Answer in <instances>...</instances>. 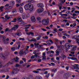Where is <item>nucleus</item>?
Returning <instances> with one entry per match:
<instances>
[{"label":"nucleus","mask_w":79,"mask_h":79,"mask_svg":"<svg viewBox=\"0 0 79 79\" xmlns=\"http://www.w3.org/2000/svg\"><path fill=\"white\" fill-rule=\"evenodd\" d=\"M42 23L44 25H48L49 23V18H47V19H44L42 20Z\"/></svg>","instance_id":"obj_1"},{"label":"nucleus","mask_w":79,"mask_h":79,"mask_svg":"<svg viewBox=\"0 0 79 79\" xmlns=\"http://www.w3.org/2000/svg\"><path fill=\"white\" fill-rule=\"evenodd\" d=\"M27 5L29 10L30 11H32V10H34V6L31 3H28L27 4Z\"/></svg>","instance_id":"obj_2"},{"label":"nucleus","mask_w":79,"mask_h":79,"mask_svg":"<svg viewBox=\"0 0 79 79\" xmlns=\"http://www.w3.org/2000/svg\"><path fill=\"white\" fill-rule=\"evenodd\" d=\"M0 56L3 60H5L6 59V56L5 54H1Z\"/></svg>","instance_id":"obj_3"},{"label":"nucleus","mask_w":79,"mask_h":79,"mask_svg":"<svg viewBox=\"0 0 79 79\" xmlns=\"http://www.w3.org/2000/svg\"><path fill=\"white\" fill-rule=\"evenodd\" d=\"M1 37L2 38V40L3 41V43L6 44H8V42L6 41V37L5 36H1Z\"/></svg>","instance_id":"obj_4"},{"label":"nucleus","mask_w":79,"mask_h":79,"mask_svg":"<svg viewBox=\"0 0 79 79\" xmlns=\"http://www.w3.org/2000/svg\"><path fill=\"white\" fill-rule=\"evenodd\" d=\"M18 72V68H16V69L14 70L12 72V74H17Z\"/></svg>","instance_id":"obj_5"},{"label":"nucleus","mask_w":79,"mask_h":79,"mask_svg":"<svg viewBox=\"0 0 79 79\" xmlns=\"http://www.w3.org/2000/svg\"><path fill=\"white\" fill-rule=\"evenodd\" d=\"M73 46H74L73 45H69V44L66 43L65 44V47L67 49H69V48L70 47H72Z\"/></svg>","instance_id":"obj_6"},{"label":"nucleus","mask_w":79,"mask_h":79,"mask_svg":"<svg viewBox=\"0 0 79 79\" xmlns=\"http://www.w3.org/2000/svg\"><path fill=\"white\" fill-rule=\"evenodd\" d=\"M37 5L38 7H40V8H42L44 7V4L41 3L38 4Z\"/></svg>","instance_id":"obj_7"},{"label":"nucleus","mask_w":79,"mask_h":79,"mask_svg":"<svg viewBox=\"0 0 79 79\" xmlns=\"http://www.w3.org/2000/svg\"><path fill=\"white\" fill-rule=\"evenodd\" d=\"M6 72H8V69H2L1 70H0V73H6Z\"/></svg>","instance_id":"obj_8"},{"label":"nucleus","mask_w":79,"mask_h":79,"mask_svg":"<svg viewBox=\"0 0 79 79\" xmlns=\"http://www.w3.org/2000/svg\"><path fill=\"white\" fill-rule=\"evenodd\" d=\"M44 10V8H40L38 9L37 10V12L39 13H42V11H43Z\"/></svg>","instance_id":"obj_9"},{"label":"nucleus","mask_w":79,"mask_h":79,"mask_svg":"<svg viewBox=\"0 0 79 79\" xmlns=\"http://www.w3.org/2000/svg\"><path fill=\"white\" fill-rule=\"evenodd\" d=\"M22 16L23 19H26V18H27V15L26 14H22Z\"/></svg>","instance_id":"obj_10"},{"label":"nucleus","mask_w":79,"mask_h":79,"mask_svg":"<svg viewBox=\"0 0 79 79\" xmlns=\"http://www.w3.org/2000/svg\"><path fill=\"white\" fill-rule=\"evenodd\" d=\"M69 76V73H66L64 74V78H68Z\"/></svg>","instance_id":"obj_11"},{"label":"nucleus","mask_w":79,"mask_h":79,"mask_svg":"<svg viewBox=\"0 0 79 79\" xmlns=\"http://www.w3.org/2000/svg\"><path fill=\"white\" fill-rule=\"evenodd\" d=\"M68 58L69 59H71V60H75V61H77L78 60H77V58L75 57H68Z\"/></svg>","instance_id":"obj_12"},{"label":"nucleus","mask_w":79,"mask_h":79,"mask_svg":"<svg viewBox=\"0 0 79 79\" xmlns=\"http://www.w3.org/2000/svg\"><path fill=\"white\" fill-rule=\"evenodd\" d=\"M26 34L28 35H31H31L32 36H34V33H33V32H27L26 33Z\"/></svg>","instance_id":"obj_13"},{"label":"nucleus","mask_w":79,"mask_h":79,"mask_svg":"<svg viewBox=\"0 0 79 79\" xmlns=\"http://www.w3.org/2000/svg\"><path fill=\"white\" fill-rule=\"evenodd\" d=\"M31 20L32 22H35L36 21V20H35V17L34 16L31 17Z\"/></svg>","instance_id":"obj_14"},{"label":"nucleus","mask_w":79,"mask_h":79,"mask_svg":"<svg viewBox=\"0 0 79 79\" xmlns=\"http://www.w3.org/2000/svg\"><path fill=\"white\" fill-rule=\"evenodd\" d=\"M28 41L29 42H37V40L34 38H33L31 40L28 39Z\"/></svg>","instance_id":"obj_15"},{"label":"nucleus","mask_w":79,"mask_h":79,"mask_svg":"<svg viewBox=\"0 0 79 79\" xmlns=\"http://www.w3.org/2000/svg\"><path fill=\"white\" fill-rule=\"evenodd\" d=\"M19 55H24V52L23 51V49L21 50L19 53Z\"/></svg>","instance_id":"obj_16"},{"label":"nucleus","mask_w":79,"mask_h":79,"mask_svg":"<svg viewBox=\"0 0 79 79\" xmlns=\"http://www.w3.org/2000/svg\"><path fill=\"white\" fill-rule=\"evenodd\" d=\"M13 62H11L9 61L7 64L5 65V66H8L10 64H13Z\"/></svg>","instance_id":"obj_17"},{"label":"nucleus","mask_w":79,"mask_h":79,"mask_svg":"<svg viewBox=\"0 0 79 79\" xmlns=\"http://www.w3.org/2000/svg\"><path fill=\"white\" fill-rule=\"evenodd\" d=\"M19 10L20 13H22L23 12V8H22V7H20L19 8Z\"/></svg>","instance_id":"obj_18"},{"label":"nucleus","mask_w":79,"mask_h":79,"mask_svg":"<svg viewBox=\"0 0 79 79\" xmlns=\"http://www.w3.org/2000/svg\"><path fill=\"white\" fill-rule=\"evenodd\" d=\"M35 79H42V77L40 76H37L35 77Z\"/></svg>","instance_id":"obj_19"},{"label":"nucleus","mask_w":79,"mask_h":79,"mask_svg":"<svg viewBox=\"0 0 79 79\" xmlns=\"http://www.w3.org/2000/svg\"><path fill=\"white\" fill-rule=\"evenodd\" d=\"M77 35H74L72 37V39H76V40L77 39H79V38H77Z\"/></svg>","instance_id":"obj_20"},{"label":"nucleus","mask_w":79,"mask_h":79,"mask_svg":"<svg viewBox=\"0 0 79 79\" xmlns=\"http://www.w3.org/2000/svg\"><path fill=\"white\" fill-rule=\"evenodd\" d=\"M76 47H74L71 49V50L72 52H74L76 50Z\"/></svg>","instance_id":"obj_21"},{"label":"nucleus","mask_w":79,"mask_h":79,"mask_svg":"<svg viewBox=\"0 0 79 79\" xmlns=\"http://www.w3.org/2000/svg\"><path fill=\"white\" fill-rule=\"evenodd\" d=\"M17 21L19 22L22 21V19L21 17H19L17 18Z\"/></svg>","instance_id":"obj_22"},{"label":"nucleus","mask_w":79,"mask_h":79,"mask_svg":"<svg viewBox=\"0 0 79 79\" xmlns=\"http://www.w3.org/2000/svg\"><path fill=\"white\" fill-rule=\"evenodd\" d=\"M24 8L26 10H29V8H28V7L27 6V4L24 6Z\"/></svg>","instance_id":"obj_23"},{"label":"nucleus","mask_w":79,"mask_h":79,"mask_svg":"<svg viewBox=\"0 0 79 79\" xmlns=\"http://www.w3.org/2000/svg\"><path fill=\"white\" fill-rule=\"evenodd\" d=\"M43 58H42V60H47V59L46 58V56H42Z\"/></svg>","instance_id":"obj_24"},{"label":"nucleus","mask_w":79,"mask_h":79,"mask_svg":"<svg viewBox=\"0 0 79 79\" xmlns=\"http://www.w3.org/2000/svg\"><path fill=\"white\" fill-rule=\"evenodd\" d=\"M56 56H58V55H59L60 54V52L57 51V50H56Z\"/></svg>","instance_id":"obj_25"},{"label":"nucleus","mask_w":79,"mask_h":79,"mask_svg":"<svg viewBox=\"0 0 79 79\" xmlns=\"http://www.w3.org/2000/svg\"><path fill=\"white\" fill-rule=\"evenodd\" d=\"M4 8V7L3 6H1L0 7V10L2 11V12L3 11V9Z\"/></svg>","instance_id":"obj_26"},{"label":"nucleus","mask_w":79,"mask_h":79,"mask_svg":"<svg viewBox=\"0 0 79 79\" xmlns=\"http://www.w3.org/2000/svg\"><path fill=\"white\" fill-rule=\"evenodd\" d=\"M5 17L6 18V19H9L10 18V16H8V15H5Z\"/></svg>","instance_id":"obj_27"},{"label":"nucleus","mask_w":79,"mask_h":79,"mask_svg":"<svg viewBox=\"0 0 79 79\" xmlns=\"http://www.w3.org/2000/svg\"><path fill=\"white\" fill-rule=\"evenodd\" d=\"M21 23H20V24H23L22 25V26H24L26 24V23L24 22L23 21H21Z\"/></svg>","instance_id":"obj_28"},{"label":"nucleus","mask_w":79,"mask_h":79,"mask_svg":"<svg viewBox=\"0 0 79 79\" xmlns=\"http://www.w3.org/2000/svg\"><path fill=\"white\" fill-rule=\"evenodd\" d=\"M10 5H15V2L13 1H12L10 2Z\"/></svg>","instance_id":"obj_29"},{"label":"nucleus","mask_w":79,"mask_h":79,"mask_svg":"<svg viewBox=\"0 0 79 79\" xmlns=\"http://www.w3.org/2000/svg\"><path fill=\"white\" fill-rule=\"evenodd\" d=\"M16 35H17L18 36H20L21 35V32H18L16 33Z\"/></svg>","instance_id":"obj_30"},{"label":"nucleus","mask_w":79,"mask_h":79,"mask_svg":"<svg viewBox=\"0 0 79 79\" xmlns=\"http://www.w3.org/2000/svg\"><path fill=\"white\" fill-rule=\"evenodd\" d=\"M12 12L13 13H14L16 12H16H17V10L16 9H13Z\"/></svg>","instance_id":"obj_31"},{"label":"nucleus","mask_w":79,"mask_h":79,"mask_svg":"<svg viewBox=\"0 0 79 79\" xmlns=\"http://www.w3.org/2000/svg\"><path fill=\"white\" fill-rule=\"evenodd\" d=\"M61 57L62 59H64V58H66V56L63 54H62L61 55Z\"/></svg>","instance_id":"obj_32"},{"label":"nucleus","mask_w":79,"mask_h":79,"mask_svg":"<svg viewBox=\"0 0 79 79\" xmlns=\"http://www.w3.org/2000/svg\"><path fill=\"white\" fill-rule=\"evenodd\" d=\"M16 2L18 3H20L21 2V0H16Z\"/></svg>","instance_id":"obj_33"},{"label":"nucleus","mask_w":79,"mask_h":79,"mask_svg":"<svg viewBox=\"0 0 79 79\" xmlns=\"http://www.w3.org/2000/svg\"><path fill=\"white\" fill-rule=\"evenodd\" d=\"M10 8V9H11L12 8L13 6H9V7H6V10H8Z\"/></svg>","instance_id":"obj_34"},{"label":"nucleus","mask_w":79,"mask_h":79,"mask_svg":"<svg viewBox=\"0 0 79 79\" xmlns=\"http://www.w3.org/2000/svg\"><path fill=\"white\" fill-rule=\"evenodd\" d=\"M29 53V52L25 50L24 51V55H26V54H27V53Z\"/></svg>","instance_id":"obj_35"},{"label":"nucleus","mask_w":79,"mask_h":79,"mask_svg":"<svg viewBox=\"0 0 79 79\" xmlns=\"http://www.w3.org/2000/svg\"><path fill=\"white\" fill-rule=\"evenodd\" d=\"M15 30H16L18 28V25H16L15 26V27H14Z\"/></svg>","instance_id":"obj_36"},{"label":"nucleus","mask_w":79,"mask_h":79,"mask_svg":"<svg viewBox=\"0 0 79 79\" xmlns=\"http://www.w3.org/2000/svg\"><path fill=\"white\" fill-rule=\"evenodd\" d=\"M16 67H21V65L18 64H16Z\"/></svg>","instance_id":"obj_37"},{"label":"nucleus","mask_w":79,"mask_h":79,"mask_svg":"<svg viewBox=\"0 0 79 79\" xmlns=\"http://www.w3.org/2000/svg\"><path fill=\"white\" fill-rule=\"evenodd\" d=\"M43 38L44 39H48V37L47 36H46L45 37H43Z\"/></svg>","instance_id":"obj_38"},{"label":"nucleus","mask_w":79,"mask_h":79,"mask_svg":"<svg viewBox=\"0 0 79 79\" xmlns=\"http://www.w3.org/2000/svg\"><path fill=\"white\" fill-rule=\"evenodd\" d=\"M38 37H37L36 39L37 40H40V38H41V37H42L41 35H39Z\"/></svg>","instance_id":"obj_39"},{"label":"nucleus","mask_w":79,"mask_h":79,"mask_svg":"<svg viewBox=\"0 0 79 79\" xmlns=\"http://www.w3.org/2000/svg\"><path fill=\"white\" fill-rule=\"evenodd\" d=\"M29 77H30V78H29V79H34V77H33V76H32V75H30L29 76Z\"/></svg>","instance_id":"obj_40"},{"label":"nucleus","mask_w":79,"mask_h":79,"mask_svg":"<svg viewBox=\"0 0 79 79\" xmlns=\"http://www.w3.org/2000/svg\"><path fill=\"white\" fill-rule=\"evenodd\" d=\"M57 50L59 52H60V53H61L62 52V51H61V50L60 49H58Z\"/></svg>","instance_id":"obj_41"},{"label":"nucleus","mask_w":79,"mask_h":79,"mask_svg":"<svg viewBox=\"0 0 79 79\" xmlns=\"http://www.w3.org/2000/svg\"><path fill=\"white\" fill-rule=\"evenodd\" d=\"M13 30H14V31H15V27H14L11 28L10 30H9V31H13Z\"/></svg>","instance_id":"obj_42"},{"label":"nucleus","mask_w":79,"mask_h":79,"mask_svg":"<svg viewBox=\"0 0 79 79\" xmlns=\"http://www.w3.org/2000/svg\"><path fill=\"white\" fill-rule=\"evenodd\" d=\"M76 41H77V44H78L79 45V38H77V39L76 40Z\"/></svg>","instance_id":"obj_43"},{"label":"nucleus","mask_w":79,"mask_h":79,"mask_svg":"<svg viewBox=\"0 0 79 79\" xmlns=\"http://www.w3.org/2000/svg\"><path fill=\"white\" fill-rule=\"evenodd\" d=\"M72 10L71 11V12H72V13H73V11H75V8H72Z\"/></svg>","instance_id":"obj_44"},{"label":"nucleus","mask_w":79,"mask_h":79,"mask_svg":"<svg viewBox=\"0 0 79 79\" xmlns=\"http://www.w3.org/2000/svg\"><path fill=\"white\" fill-rule=\"evenodd\" d=\"M11 50L13 52H14V51H15V48H11Z\"/></svg>","instance_id":"obj_45"},{"label":"nucleus","mask_w":79,"mask_h":79,"mask_svg":"<svg viewBox=\"0 0 79 79\" xmlns=\"http://www.w3.org/2000/svg\"><path fill=\"white\" fill-rule=\"evenodd\" d=\"M23 79H29V78L27 77H24L23 78Z\"/></svg>","instance_id":"obj_46"},{"label":"nucleus","mask_w":79,"mask_h":79,"mask_svg":"<svg viewBox=\"0 0 79 79\" xmlns=\"http://www.w3.org/2000/svg\"><path fill=\"white\" fill-rule=\"evenodd\" d=\"M31 47V48H33V47H34V44H31L30 45V47Z\"/></svg>","instance_id":"obj_47"},{"label":"nucleus","mask_w":79,"mask_h":79,"mask_svg":"<svg viewBox=\"0 0 79 79\" xmlns=\"http://www.w3.org/2000/svg\"><path fill=\"white\" fill-rule=\"evenodd\" d=\"M22 60L24 61V62H26V58H22Z\"/></svg>","instance_id":"obj_48"},{"label":"nucleus","mask_w":79,"mask_h":79,"mask_svg":"<svg viewBox=\"0 0 79 79\" xmlns=\"http://www.w3.org/2000/svg\"><path fill=\"white\" fill-rule=\"evenodd\" d=\"M19 40H24V38H19Z\"/></svg>","instance_id":"obj_49"},{"label":"nucleus","mask_w":79,"mask_h":79,"mask_svg":"<svg viewBox=\"0 0 79 79\" xmlns=\"http://www.w3.org/2000/svg\"><path fill=\"white\" fill-rule=\"evenodd\" d=\"M34 45L35 46H38V45H39V43H34Z\"/></svg>","instance_id":"obj_50"},{"label":"nucleus","mask_w":79,"mask_h":79,"mask_svg":"<svg viewBox=\"0 0 79 79\" xmlns=\"http://www.w3.org/2000/svg\"><path fill=\"white\" fill-rule=\"evenodd\" d=\"M74 69H76L77 68V67L74 66V65H72Z\"/></svg>","instance_id":"obj_51"},{"label":"nucleus","mask_w":79,"mask_h":79,"mask_svg":"<svg viewBox=\"0 0 79 79\" xmlns=\"http://www.w3.org/2000/svg\"><path fill=\"white\" fill-rule=\"evenodd\" d=\"M57 48H61V45H58L57 44L56 45Z\"/></svg>","instance_id":"obj_52"},{"label":"nucleus","mask_w":79,"mask_h":79,"mask_svg":"<svg viewBox=\"0 0 79 79\" xmlns=\"http://www.w3.org/2000/svg\"><path fill=\"white\" fill-rule=\"evenodd\" d=\"M34 73H39V72L38 71H33Z\"/></svg>","instance_id":"obj_53"},{"label":"nucleus","mask_w":79,"mask_h":79,"mask_svg":"<svg viewBox=\"0 0 79 79\" xmlns=\"http://www.w3.org/2000/svg\"><path fill=\"white\" fill-rule=\"evenodd\" d=\"M49 76H50V74H49V73H48V75L46 76V77L47 78H48V77H49Z\"/></svg>","instance_id":"obj_54"},{"label":"nucleus","mask_w":79,"mask_h":79,"mask_svg":"<svg viewBox=\"0 0 79 79\" xmlns=\"http://www.w3.org/2000/svg\"><path fill=\"white\" fill-rule=\"evenodd\" d=\"M31 59H33V58H35V57H34V55H32L31 57Z\"/></svg>","instance_id":"obj_55"},{"label":"nucleus","mask_w":79,"mask_h":79,"mask_svg":"<svg viewBox=\"0 0 79 79\" xmlns=\"http://www.w3.org/2000/svg\"><path fill=\"white\" fill-rule=\"evenodd\" d=\"M69 56H73V57H74V56H75V55H72L71 54H69Z\"/></svg>","instance_id":"obj_56"},{"label":"nucleus","mask_w":79,"mask_h":79,"mask_svg":"<svg viewBox=\"0 0 79 79\" xmlns=\"http://www.w3.org/2000/svg\"><path fill=\"white\" fill-rule=\"evenodd\" d=\"M23 60H21V61H20L19 64H23Z\"/></svg>","instance_id":"obj_57"},{"label":"nucleus","mask_w":79,"mask_h":79,"mask_svg":"<svg viewBox=\"0 0 79 79\" xmlns=\"http://www.w3.org/2000/svg\"><path fill=\"white\" fill-rule=\"evenodd\" d=\"M37 19L38 21H40V19H41V18H40L39 17H38V18H37Z\"/></svg>","instance_id":"obj_58"},{"label":"nucleus","mask_w":79,"mask_h":79,"mask_svg":"<svg viewBox=\"0 0 79 79\" xmlns=\"http://www.w3.org/2000/svg\"><path fill=\"white\" fill-rule=\"evenodd\" d=\"M21 47V44H19L18 45V49H19V48H20V47Z\"/></svg>","instance_id":"obj_59"},{"label":"nucleus","mask_w":79,"mask_h":79,"mask_svg":"<svg viewBox=\"0 0 79 79\" xmlns=\"http://www.w3.org/2000/svg\"><path fill=\"white\" fill-rule=\"evenodd\" d=\"M75 13H78V14H79V11H78L77 10L75 11Z\"/></svg>","instance_id":"obj_60"},{"label":"nucleus","mask_w":79,"mask_h":79,"mask_svg":"<svg viewBox=\"0 0 79 79\" xmlns=\"http://www.w3.org/2000/svg\"><path fill=\"white\" fill-rule=\"evenodd\" d=\"M59 2L61 3H64V2L62 1L61 0H59Z\"/></svg>","instance_id":"obj_61"},{"label":"nucleus","mask_w":79,"mask_h":79,"mask_svg":"<svg viewBox=\"0 0 79 79\" xmlns=\"http://www.w3.org/2000/svg\"><path fill=\"white\" fill-rule=\"evenodd\" d=\"M41 29L43 31H47V30L44 29V28H42Z\"/></svg>","instance_id":"obj_62"},{"label":"nucleus","mask_w":79,"mask_h":79,"mask_svg":"<svg viewBox=\"0 0 79 79\" xmlns=\"http://www.w3.org/2000/svg\"><path fill=\"white\" fill-rule=\"evenodd\" d=\"M9 77H10V76H8V75H7L6 76V79H8V78H9Z\"/></svg>","instance_id":"obj_63"},{"label":"nucleus","mask_w":79,"mask_h":79,"mask_svg":"<svg viewBox=\"0 0 79 79\" xmlns=\"http://www.w3.org/2000/svg\"><path fill=\"white\" fill-rule=\"evenodd\" d=\"M42 61V60L40 59H38V62H41Z\"/></svg>","instance_id":"obj_64"}]
</instances>
